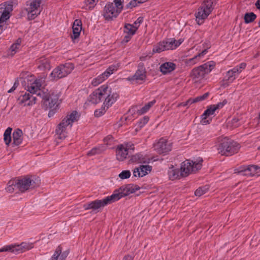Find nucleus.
Here are the masks:
<instances>
[{
	"label": "nucleus",
	"mask_w": 260,
	"mask_h": 260,
	"mask_svg": "<svg viewBox=\"0 0 260 260\" xmlns=\"http://www.w3.org/2000/svg\"><path fill=\"white\" fill-rule=\"evenodd\" d=\"M118 94L112 93V90L107 85H104L94 90L89 96V101L94 104L99 103L105 99L104 105L108 109L117 100Z\"/></svg>",
	"instance_id": "nucleus-1"
},
{
	"label": "nucleus",
	"mask_w": 260,
	"mask_h": 260,
	"mask_svg": "<svg viewBox=\"0 0 260 260\" xmlns=\"http://www.w3.org/2000/svg\"><path fill=\"white\" fill-rule=\"evenodd\" d=\"M79 117L80 114L76 111L69 113L57 126L55 130L57 138L63 139L66 138L68 127H71L73 123L77 121Z\"/></svg>",
	"instance_id": "nucleus-2"
},
{
	"label": "nucleus",
	"mask_w": 260,
	"mask_h": 260,
	"mask_svg": "<svg viewBox=\"0 0 260 260\" xmlns=\"http://www.w3.org/2000/svg\"><path fill=\"white\" fill-rule=\"evenodd\" d=\"M113 2L107 3L104 7L103 15L107 20L116 18L123 9L121 0H114Z\"/></svg>",
	"instance_id": "nucleus-3"
},
{
	"label": "nucleus",
	"mask_w": 260,
	"mask_h": 260,
	"mask_svg": "<svg viewBox=\"0 0 260 260\" xmlns=\"http://www.w3.org/2000/svg\"><path fill=\"white\" fill-rule=\"evenodd\" d=\"M37 96L42 99L46 108L55 109L59 105V95L57 93L48 92L47 89L39 91Z\"/></svg>",
	"instance_id": "nucleus-4"
},
{
	"label": "nucleus",
	"mask_w": 260,
	"mask_h": 260,
	"mask_svg": "<svg viewBox=\"0 0 260 260\" xmlns=\"http://www.w3.org/2000/svg\"><path fill=\"white\" fill-rule=\"evenodd\" d=\"M40 180L38 178L35 177H25L16 180L15 186L21 192H24L26 190L32 189L38 186Z\"/></svg>",
	"instance_id": "nucleus-5"
},
{
	"label": "nucleus",
	"mask_w": 260,
	"mask_h": 260,
	"mask_svg": "<svg viewBox=\"0 0 260 260\" xmlns=\"http://www.w3.org/2000/svg\"><path fill=\"white\" fill-rule=\"evenodd\" d=\"M213 10L212 0H205L196 13V19L198 24L204 22Z\"/></svg>",
	"instance_id": "nucleus-6"
},
{
	"label": "nucleus",
	"mask_w": 260,
	"mask_h": 260,
	"mask_svg": "<svg viewBox=\"0 0 260 260\" xmlns=\"http://www.w3.org/2000/svg\"><path fill=\"white\" fill-rule=\"evenodd\" d=\"M203 159L201 158H198L196 161L186 160L183 161L180 168V174L181 177H186L189 174L195 173L201 169L202 166Z\"/></svg>",
	"instance_id": "nucleus-7"
},
{
	"label": "nucleus",
	"mask_w": 260,
	"mask_h": 260,
	"mask_svg": "<svg viewBox=\"0 0 260 260\" xmlns=\"http://www.w3.org/2000/svg\"><path fill=\"white\" fill-rule=\"evenodd\" d=\"M215 66V62L213 61H208L194 68L191 71V76L196 81H200L204 78L206 75L210 73Z\"/></svg>",
	"instance_id": "nucleus-8"
},
{
	"label": "nucleus",
	"mask_w": 260,
	"mask_h": 260,
	"mask_svg": "<svg viewBox=\"0 0 260 260\" xmlns=\"http://www.w3.org/2000/svg\"><path fill=\"white\" fill-rule=\"evenodd\" d=\"M217 149L218 152L222 155H232L238 151L239 144L236 142L224 139Z\"/></svg>",
	"instance_id": "nucleus-9"
},
{
	"label": "nucleus",
	"mask_w": 260,
	"mask_h": 260,
	"mask_svg": "<svg viewBox=\"0 0 260 260\" xmlns=\"http://www.w3.org/2000/svg\"><path fill=\"white\" fill-rule=\"evenodd\" d=\"M139 189L140 187L137 185L127 184L122 186L118 189L115 190L113 193L110 197L112 202H114L119 200L122 197L134 193Z\"/></svg>",
	"instance_id": "nucleus-10"
},
{
	"label": "nucleus",
	"mask_w": 260,
	"mask_h": 260,
	"mask_svg": "<svg viewBox=\"0 0 260 260\" xmlns=\"http://www.w3.org/2000/svg\"><path fill=\"white\" fill-rule=\"evenodd\" d=\"M74 68V64L71 62L60 64L52 71L50 77L51 79L55 80L64 78L70 74Z\"/></svg>",
	"instance_id": "nucleus-11"
},
{
	"label": "nucleus",
	"mask_w": 260,
	"mask_h": 260,
	"mask_svg": "<svg viewBox=\"0 0 260 260\" xmlns=\"http://www.w3.org/2000/svg\"><path fill=\"white\" fill-rule=\"evenodd\" d=\"M183 41V40L181 39L177 41L173 39H169L160 42L154 46L152 51L153 53H160L168 50H173L178 47Z\"/></svg>",
	"instance_id": "nucleus-12"
},
{
	"label": "nucleus",
	"mask_w": 260,
	"mask_h": 260,
	"mask_svg": "<svg viewBox=\"0 0 260 260\" xmlns=\"http://www.w3.org/2000/svg\"><path fill=\"white\" fill-rule=\"evenodd\" d=\"M44 0H29L26 3L25 10L29 19H35L42 11L41 4Z\"/></svg>",
	"instance_id": "nucleus-13"
},
{
	"label": "nucleus",
	"mask_w": 260,
	"mask_h": 260,
	"mask_svg": "<svg viewBox=\"0 0 260 260\" xmlns=\"http://www.w3.org/2000/svg\"><path fill=\"white\" fill-rule=\"evenodd\" d=\"M13 10L12 5H0V34L7 28L6 21L10 18V13Z\"/></svg>",
	"instance_id": "nucleus-14"
},
{
	"label": "nucleus",
	"mask_w": 260,
	"mask_h": 260,
	"mask_svg": "<svg viewBox=\"0 0 260 260\" xmlns=\"http://www.w3.org/2000/svg\"><path fill=\"white\" fill-rule=\"evenodd\" d=\"M32 244L22 242L19 245H7L0 248V252L4 251H11L14 253H19L31 249Z\"/></svg>",
	"instance_id": "nucleus-15"
},
{
	"label": "nucleus",
	"mask_w": 260,
	"mask_h": 260,
	"mask_svg": "<svg viewBox=\"0 0 260 260\" xmlns=\"http://www.w3.org/2000/svg\"><path fill=\"white\" fill-rule=\"evenodd\" d=\"M235 173L241 176H260V167L257 165H249L242 167L235 170Z\"/></svg>",
	"instance_id": "nucleus-16"
},
{
	"label": "nucleus",
	"mask_w": 260,
	"mask_h": 260,
	"mask_svg": "<svg viewBox=\"0 0 260 260\" xmlns=\"http://www.w3.org/2000/svg\"><path fill=\"white\" fill-rule=\"evenodd\" d=\"M119 63L112 64L110 66L103 74L99 75L95 78H94L91 84L94 86H96L100 83L105 81L108 77L113 73L114 72L117 71L119 67Z\"/></svg>",
	"instance_id": "nucleus-17"
},
{
	"label": "nucleus",
	"mask_w": 260,
	"mask_h": 260,
	"mask_svg": "<svg viewBox=\"0 0 260 260\" xmlns=\"http://www.w3.org/2000/svg\"><path fill=\"white\" fill-rule=\"evenodd\" d=\"M134 149V144L128 143L117 146L116 148V158L119 161L124 160L128 154V150Z\"/></svg>",
	"instance_id": "nucleus-18"
},
{
	"label": "nucleus",
	"mask_w": 260,
	"mask_h": 260,
	"mask_svg": "<svg viewBox=\"0 0 260 260\" xmlns=\"http://www.w3.org/2000/svg\"><path fill=\"white\" fill-rule=\"evenodd\" d=\"M112 203L110 197L108 196L103 200H97L84 204L83 207L85 210H96Z\"/></svg>",
	"instance_id": "nucleus-19"
},
{
	"label": "nucleus",
	"mask_w": 260,
	"mask_h": 260,
	"mask_svg": "<svg viewBox=\"0 0 260 260\" xmlns=\"http://www.w3.org/2000/svg\"><path fill=\"white\" fill-rule=\"evenodd\" d=\"M146 77V72L145 68L143 64H140L135 74L132 76L126 78L125 79L132 83H134L135 82H138L140 81H143L145 79Z\"/></svg>",
	"instance_id": "nucleus-20"
},
{
	"label": "nucleus",
	"mask_w": 260,
	"mask_h": 260,
	"mask_svg": "<svg viewBox=\"0 0 260 260\" xmlns=\"http://www.w3.org/2000/svg\"><path fill=\"white\" fill-rule=\"evenodd\" d=\"M154 150L159 154L166 153L172 149L171 143L167 140L161 138L154 144Z\"/></svg>",
	"instance_id": "nucleus-21"
},
{
	"label": "nucleus",
	"mask_w": 260,
	"mask_h": 260,
	"mask_svg": "<svg viewBox=\"0 0 260 260\" xmlns=\"http://www.w3.org/2000/svg\"><path fill=\"white\" fill-rule=\"evenodd\" d=\"M246 66V64L244 62H242L239 66H237L228 71L225 76L227 81L229 83H232L240 74L242 70L245 68Z\"/></svg>",
	"instance_id": "nucleus-22"
},
{
	"label": "nucleus",
	"mask_w": 260,
	"mask_h": 260,
	"mask_svg": "<svg viewBox=\"0 0 260 260\" xmlns=\"http://www.w3.org/2000/svg\"><path fill=\"white\" fill-rule=\"evenodd\" d=\"M37 98L29 93L21 95L18 101L19 104L23 106H31L36 103Z\"/></svg>",
	"instance_id": "nucleus-23"
},
{
	"label": "nucleus",
	"mask_w": 260,
	"mask_h": 260,
	"mask_svg": "<svg viewBox=\"0 0 260 260\" xmlns=\"http://www.w3.org/2000/svg\"><path fill=\"white\" fill-rule=\"evenodd\" d=\"M216 111L214 106L213 105L208 107L207 109L202 115L201 123L204 125L210 123L211 119L209 118V117L213 115Z\"/></svg>",
	"instance_id": "nucleus-24"
},
{
	"label": "nucleus",
	"mask_w": 260,
	"mask_h": 260,
	"mask_svg": "<svg viewBox=\"0 0 260 260\" xmlns=\"http://www.w3.org/2000/svg\"><path fill=\"white\" fill-rule=\"evenodd\" d=\"M155 102V100H153L151 102H149L140 109H138L137 106H134L129 110L128 113L129 114L133 115L135 111L137 110L138 115H142L146 113L150 109V108L154 105Z\"/></svg>",
	"instance_id": "nucleus-25"
},
{
	"label": "nucleus",
	"mask_w": 260,
	"mask_h": 260,
	"mask_svg": "<svg viewBox=\"0 0 260 260\" xmlns=\"http://www.w3.org/2000/svg\"><path fill=\"white\" fill-rule=\"evenodd\" d=\"M42 86V81L41 79H36L33 82L28 84L26 88L27 90L30 93L32 94H36L37 95V93L39 92V91H44L46 89H41L40 88Z\"/></svg>",
	"instance_id": "nucleus-26"
},
{
	"label": "nucleus",
	"mask_w": 260,
	"mask_h": 260,
	"mask_svg": "<svg viewBox=\"0 0 260 260\" xmlns=\"http://www.w3.org/2000/svg\"><path fill=\"white\" fill-rule=\"evenodd\" d=\"M152 167L149 165H142L134 170L133 175L135 177H142L150 172Z\"/></svg>",
	"instance_id": "nucleus-27"
},
{
	"label": "nucleus",
	"mask_w": 260,
	"mask_h": 260,
	"mask_svg": "<svg viewBox=\"0 0 260 260\" xmlns=\"http://www.w3.org/2000/svg\"><path fill=\"white\" fill-rule=\"evenodd\" d=\"M72 29L71 38L72 40H76L79 37L82 30V21L79 19H76L73 23Z\"/></svg>",
	"instance_id": "nucleus-28"
},
{
	"label": "nucleus",
	"mask_w": 260,
	"mask_h": 260,
	"mask_svg": "<svg viewBox=\"0 0 260 260\" xmlns=\"http://www.w3.org/2000/svg\"><path fill=\"white\" fill-rule=\"evenodd\" d=\"M69 251L68 250L62 252L61 247L59 246L56 248L51 258V260H66Z\"/></svg>",
	"instance_id": "nucleus-29"
},
{
	"label": "nucleus",
	"mask_w": 260,
	"mask_h": 260,
	"mask_svg": "<svg viewBox=\"0 0 260 260\" xmlns=\"http://www.w3.org/2000/svg\"><path fill=\"white\" fill-rule=\"evenodd\" d=\"M176 65L172 62H166L160 65V71L164 75L168 74L176 69Z\"/></svg>",
	"instance_id": "nucleus-30"
},
{
	"label": "nucleus",
	"mask_w": 260,
	"mask_h": 260,
	"mask_svg": "<svg viewBox=\"0 0 260 260\" xmlns=\"http://www.w3.org/2000/svg\"><path fill=\"white\" fill-rule=\"evenodd\" d=\"M38 68L42 70H49L50 69V61L48 58L42 56L36 61Z\"/></svg>",
	"instance_id": "nucleus-31"
},
{
	"label": "nucleus",
	"mask_w": 260,
	"mask_h": 260,
	"mask_svg": "<svg viewBox=\"0 0 260 260\" xmlns=\"http://www.w3.org/2000/svg\"><path fill=\"white\" fill-rule=\"evenodd\" d=\"M22 131L20 129H17L14 131L13 133V142L12 145L13 146H18L22 141Z\"/></svg>",
	"instance_id": "nucleus-32"
},
{
	"label": "nucleus",
	"mask_w": 260,
	"mask_h": 260,
	"mask_svg": "<svg viewBox=\"0 0 260 260\" xmlns=\"http://www.w3.org/2000/svg\"><path fill=\"white\" fill-rule=\"evenodd\" d=\"M130 161L134 163H146L147 158L141 153H137L131 156Z\"/></svg>",
	"instance_id": "nucleus-33"
},
{
	"label": "nucleus",
	"mask_w": 260,
	"mask_h": 260,
	"mask_svg": "<svg viewBox=\"0 0 260 260\" xmlns=\"http://www.w3.org/2000/svg\"><path fill=\"white\" fill-rule=\"evenodd\" d=\"M207 52V50L205 49L198 55L194 56L193 57L187 59L186 60V63L189 66H192L196 64L202 57L204 56L205 54H206Z\"/></svg>",
	"instance_id": "nucleus-34"
},
{
	"label": "nucleus",
	"mask_w": 260,
	"mask_h": 260,
	"mask_svg": "<svg viewBox=\"0 0 260 260\" xmlns=\"http://www.w3.org/2000/svg\"><path fill=\"white\" fill-rule=\"evenodd\" d=\"M21 43V39H18L16 42L11 46L9 49V55L13 56L19 50Z\"/></svg>",
	"instance_id": "nucleus-35"
},
{
	"label": "nucleus",
	"mask_w": 260,
	"mask_h": 260,
	"mask_svg": "<svg viewBox=\"0 0 260 260\" xmlns=\"http://www.w3.org/2000/svg\"><path fill=\"white\" fill-rule=\"evenodd\" d=\"M209 95V93L208 92L204 93L203 95L201 96H198L194 99H189L187 101H186L187 106H190L191 104L195 103H197L199 102H201L205 100Z\"/></svg>",
	"instance_id": "nucleus-36"
},
{
	"label": "nucleus",
	"mask_w": 260,
	"mask_h": 260,
	"mask_svg": "<svg viewBox=\"0 0 260 260\" xmlns=\"http://www.w3.org/2000/svg\"><path fill=\"white\" fill-rule=\"evenodd\" d=\"M209 95V93L208 92L204 93L203 95L201 96H198L194 99H189L187 101H186L187 106H190L191 104L195 103H197L199 102H201L205 100Z\"/></svg>",
	"instance_id": "nucleus-37"
},
{
	"label": "nucleus",
	"mask_w": 260,
	"mask_h": 260,
	"mask_svg": "<svg viewBox=\"0 0 260 260\" xmlns=\"http://www.w3.org/2000/svg\"><path fill=\"white\" fill-rule=\"evenodd\" d=\"M209 95V93L208 92L204 93L203 95L201 96H198L194 99H189L187 101H186L187 106H190L191 104L195 103H197L199 102H201L205 100Z\"/></svg>",
	"instance_id": "nucleus-38"
},
{
	"label": "nucleus",
	"mask_w": 260,
	"mask_h": 260,
	"mask_svg": "<svg viewBox=\"0 0 260 260\" xmlns=\"http://www.w3.org/2000/svg\"><path fill=\"white\" fill-rule=\"evenodd\" d=\"M168 175L170 179L173 180L179 178L181 176L180 170L178 169H170L168 171Z\"/></svg>",
	"instance_id": "nucleus-39"
},
{
	"label": "nucleus",
	"mask_w": 260,
	"mask_h": 260,
	"mask_svg": "<svg viewBox=\"0 0 260 260\" xmlns=\"http://www.w3.org/2000/svg\"><path fill=\"white\" fill-rule=\"evenodd\" d=\"M107 149V147L104 145H101L99 147H95L90 150L88 153V156H93L96 154H101Z\"/></svg>",
	"instance_id": "nucleus-40"
},
{
	"label": "nucleus",
	"mask_w": 260,
	"mask_h": 260,
	"mask_svg": "<svg viewBox=\"0 0 260 260\" xmlns=\"http://www.w3.org/2000/svg\"><path fill=\"white\" fill-rule=\"evenodd\" d=\"M137 30V26H134V25L130 24H126L124 26L123 31L126 34L130 36H133Z\"/></svg>",
	"instance_id": "nucleus-41"
},
{
	"label": "nucleus",
	"mask_w": 260,
	"mask_h": 260,
	"mask_svg": "<svg viewBox=\"0 0 260 260\" xmlns=\"http://www.w3.org/2000/svg\"><path fill=\"white\" fill-rule=\"evenodd\" d=\"M240 120L241 119L239 117H234L228 122L227 126L230 128L237 127L241 124Z\"/></svg>",
	"instance_id": "nucleus-42"
},
{
	"label": "nucleus",
	"mask_w": 260,
	"mask_h": 260,
	"mask_svg": "<svg viewBox=\"0 0 260 260\" xmlns=\"http://www.w3.org/2000/svg\"><path fill=\"white\" fill-rule=\"evenodd\" d=\"M256 15L253 12L246 13L244 17L245 23H251L255 20Z\"/></svg>",
	"instance_id": "nucleus-43"
},
{
	"label": "nucleus",
	"mask_w": 260,
	"mask_h": 260,
	"mask_svg": "<svg viewBox=\"0 0 260 260\" xmlns=\"http://www.w3.org/2000/svg\"><path fill=\"white\" fill-rule=\"evenodd\" d=\"M12 128L8 127L5 132L4 134V139L6 145H8L11 142V134Z\"/></svg>",
	"instance_id": "nucleus-44"
},
{
	"label": "nucleus",
	"mask_w": 260,
	"mask_h": 260,
	"mask_svg": "<svg viewBox=\"0 0 260 260\" xmlns=\"http://www.w3.org/2000/svg\"><path fill=\"white\" fill-rule=\"evenodd\" d=\"M209 190V186L208 185L204 186L198 188L194 192L196 196L201 197V196L206 193Z\"/></svg>",
	"instance_id": "nucleus-45"
},
{
	"label": "nucleus",
	"mask_w": 260,
	"mask_h": 260,
	"mask_svg": "<svg viewBox=\"0 0 260 260\" xmlns=\"http://www.w3.org/2000/svg\"><path fill=\"white\" fill-rule=\"evenodd\" d=\"M99 0H85L86 9L92 10L96 5Z\"/></svg>",
	"instance_id": "nucleus-46"
},
{
	"label": "nucleus",
	"mask_w": 260,
	"mask_h": 260,
	"mask_svg": "<svg viewBox=\"0 0 260 260\" xmlns=\"http://www.w3.org/2000/svg\"><path fill=\"white\" fill-rule=\"evenodd\" d=\"M16 180H11L8 182V186L6 188V190L7 191L9 192H12L15 188H17V187L15 186V182Z\"/></svg>",
	"instance_id": "nucleus-47"
},
{
	"label": "nucleus",
	"mask_w": 260,
	"mask_h": 260,
	"mask_svg": "<svg viewBox=\"0 0 260 260\" xmlns=\"http://www.w3.org/2000/svg\"><path fill=\"white\" fill-rule=\"evenodd\" d=\"M131 173L129 170L122 171L119 174V177L121 179H125L130 177Z\"/></svg>",
	"instance_id": "nucleus-48"
},
{
	"label": "nucleus",
	"mask_w": 260,
	"mask_h": 260,
	"mask_svg": "<svg viewBox=\"0 0 260 260\" xmlns=\"http://www.w3.org/2000/svg\"><path fill=\"white\" fill-rule=\"evenodd\" d=\"M149 120V118L147 116H144L138 123V128H141L143 127Z\"/></svg>",
	"instance_id": "nucleus-49"
},
{
	"label": "nucleus",
	"mask_w": 260,
	"mask_h": 260,
	"mask_svg": "<svg viewBox=\"0 0 260 260\" xmlns=\"http://www.w3.org/2000/svg\"><path fill=\"white\" fill-rule=\"evenodd\" d=\"M107 109L106 108V107H105V105H104V107H102L101 109L96 110L95 111L94 115L96 117H100L105 113Z\"/></svg>",
	"instance_id": "nucleus-50"
},
{
	"label": "nucleus",
	"mask_w": 260,
	"mask_h": 260,
	"mask_svg": "<svg viewBox=\"0 0 260 260\" xmlns=\"http://www.w3.org/2000/svg\"><path fill=\"white\" fill-rule=\"evenodd\" d=\"M113 142V138L112 136L109 135L104 139V146L111 145Z\"/></svg>",
	"instance_id": "nucleus-51"
},
{
	"label": "nucleus",
	"mask_w": 260,
	"mask_h": 260,
	"mask_svg": "<svg viewBox=\"0 0 260 260\" xmlns=\"http://www.w3.org/2000/svg\"><path fill=\"white\" fill-rule=\"evenodd\" d=\"M227 103V101L226 100H224L221 102H219L217 104L213 105L214 106L216 110H219L222 108Z\"/></svg>",
	"instance_id": "nucleus-52"
},
{
	"label": "nucleus",
	"mask_w": 260,
	"mask_h": 260,
	"mask_svg": "<svg viewBox=\"0 0 260 260\" xmlns=\"http://www.w3.org/2000/svg\"><path fill=\"white\" fill-rule=\"evenodd\" d=\"M143 18L142 17H139L137 20L134 22V26H137V29L138 28L140 25L143 22Z\"/></svg>",
	"instance_id": "nucleus-53"
},
{
	"label": "nucleus",
	"mask_w": 260,
	"mask_h": 260,
	"mask_svg": "<svg viewBox=\"0 0 260 260\" xmlns=\"http://www.w3.org/2000/svg\"><path fill=\"white\" fill-rule=\"evenodd\" d=\"M148 0H134L133 1H132L130 3L131 5H132L133 7H135L136 5V3L138 2V3L142 4L143 3Z\"/></svg>",
	"instance_id": "nucleus-54"
},
{
	"label": "nucleus",
	"mask_w": 260,
	"mask_h": 260,
	"mask_svg": "<svg viewBox=\"0 0 260 260\" xmlns=\"http://www.w3.org/2000/svg\"><path fill=\"white\" fill-rule=\"evenodd\" d=\"M18 85H19L18 81H16L15 82L13 87L10 90H8V92L11 93V92H13L16 89V88L18 87Z\"/></svg>",
	"instance_id": "nucleus-55"
},
{
	"label": "nucleus",
	"mask_w": 260,
	"mask_h": 260,
	"mask_svg": "<svg viewBox=\"0 0 260 260\" xmlns=\"http://www.w3.org/2000/svg\"><path fill=\"white\" fill-rule=\"evenodd\" d=\"M122 260H133V257L129 255H127L125 256Z\"/></svg>",
	"instance_id": "nucleus-56"
},
{
	"label": "nucleus",
	"mask_w": 260,
	"mask_h": 260,
	"mask_svg": "<svg viewBox=\"0 0 260 260\" xmlns=\"http://www.w3.org/2000/svg\"><path fill=\"white\" fill-rule=\"evenodd\" d=\"M132 36H130V35L126 34V35L124 37V41L125 42H128Z\"/></svg>",
	"instance_id": "nucleus-57"
},
{
	"label": "nucleus",
	"mask_w": 260,
	"mask_h": 260,
	"mask_svg": "<svg viewBox=\"0 0 260 260\" xmlns=\"http://www.w3.org/2000/svg\"><path fill=\"white\" fill-rule=\"evenodd\" d=\"M255 6L257 9L260 10V0H257L256 2Z\"/></svg>",
	"instance_id": "nucleus-58"
},
{
	"label": "nucleus",
	"mask_w": 260,
	"mask_h": 260,
	"mask_svg": "<svg viewBox=\"0 0 260 260\" xmlns=\"http://www.w3.org/2000/svg\"><path fill=\"white\" fill-rule=\"evenodd\" d=\"M181 106H187L186 102H182L178 105V107H181Z\"/></svg>",
	"instance_id": "nucleus-59"
},
{
	"label": "nucleus",
	"mask_w": 260,
	"mask_h": 260,
	"mask_svg": "<svg viewBox=\"0 0 260 260\" xmlns=\"http://www.w3.org/2000/svg\"><path fill=\"white\" fill-rule=\"evenodd\" d=\"M258 119H260V111H259V114H258Z\"/></svg>",
	"instance_id": "nucleus-60"
},
{
	"label": "nucleus",
	"mask_w": 260,
	"mask_h": 260,
	"mask_svg": "<svg viewBox=\"0 0 260 260\" xmlns=\"http://www.w3.org/2000/svg\"><path fill=\"white\" fill-rule=\"evenodd\" d=\"M258 149L260 150V146L258 147Z\"/></svg>",
	"instance_id": "nucleus-61"
},
{
	"label": "nucleus",
	"mask_w": 260,
	"mask_h": 260,
	"mask_svg": "<svg viewBox=\"0 0 260 260\" xmlns=\"http://www.w3.org/2000/svg\"><path fill=\"white\" fill-rule=\"evenodd\" d=\"M49 116H50V112L49 113Z\"/></svg>",
	"instance_id": "nucleus-62"
}]
</instances>
